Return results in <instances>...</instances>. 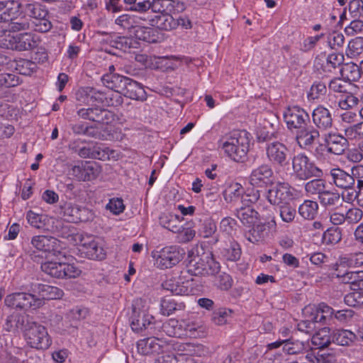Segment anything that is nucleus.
<instances>
[{
    "mask_svg": "<svg viewBox=\"0 0 363 363\" xmlns=\"http://www.w3.org/2000/svg\"><path fill=\"white\" fill-rule=\"evenodd\" d=\"M250 134L245 130L235 131L220 140L221 147L226 155L237 162H243L247 158L250 147Z\"/></svg>",
    "mask_w": 363,
    "mask_h": 363,
    "instance_id": "1",
    "label": "nucleus"
},
{
    "mask_svg": "<svg viewBox=\"0 0 363 363\" xmlns=\"http://www.w3.org/2000/svg\"><path fill=\"white\" fill-rule=\"evenodd\" d=\"M246 197L249 198L243 199L242 205L237 208L235 212V216L244 225L250 227L255 225L257 220L267 221L272 218L271 210L263 208L260 213H259L249 205V203H255L259 200L260 197L259 190L253 191L252 195L247 194Z\"/></svg>",
    "mask_w": 363,
    "mask_h": 363,
    "instance_id": "2",
    "label": "nucleus"
},
{
    "mask_svg": "<svg viewBox=\"0 0 363 363\" xmlns=\"http://www.w3.org/2000/svg\"><path fill=\"white\" fill-rule=\"evenodd\" d=\"M294 177L298 180H308L311 178H321L323 170L304 152L295 155L291 160Z\"/></svg>",
    "mask_w": 363,
    "mask_h": 363,
    "instance_id": "3",
    "label": "nucleus"
},
{
    "mask_svg": "<svg viewBox=\"0 0 363 363\" xmlns=\"http://www.w3.org/2000/svg\"><path fill=\"white\" fill-rule=\"evenodd\" d=\"M26 15L33 18L32 28L40 33H46L52 28L51 22L47 18L48 11L38 3L22 4Z\"/></svg>",
    "mask_w": 363,
    "mask_h": 363,
    "instance_id": "4",
    "label": "nucleus"
},
{
    "mask_svg": "<svg viewBox=\"0 0 363 363\" xmlns=\"http://www.w3.org/2000/svg\"><path fill=\"white\" fill-rule=\"evenodd\" d=\"M5 304L13 308L27 311L36 310L42 307L45 303L35 294L26 292L13 293L6 296Z\"/></svg>",
    "mask_w": 363,
    "mask_h": 363,
    "instance_id": "5",
    "label": "nucleus"
},
{
    "mask_svg": "<svg viewBox=\"0 0 363 363\" xmlns=\"http://www.w3.org/2000/svg\"><path fill=\"white\" fill-rule=\"evenodd\" d=\"M25 337L31 347L38 350H47L52 344L46 328L35 322L28 325L25 332Z\"/></svg>",
    "mask_w": 363,
    "mask_h": 363,
    "instance_id": "6",
    "label": "nucleus"
},
{
    "mask_svg": "<svg viewBox=\"0 0 363 363\" xmlns=\"http://www.w3.org/2000/svg\"><path fill=\"white\" fill-rule=\"evenodd\" d=\"M41 270L51 277L56 279H72L79 276L81 270L72 264L48 261L43 262Z\"/></svg>",
    "mask_w": 363,
    "mask_h": 363,
    "instance_id": "7",
    "label": "nucleus"
},
{
    "mask_svg": "<svg viewBox=\"0 0 363 363\" xmlns=\"http://www.w3.org/2000/svg\"><path fill=\"white\" fill-rule=\"evenodd\" d=\"M7 48L18 51L32 50L36 48L40 43V37L30 32L21 33L16 35L9 34L6 36Z\"/></svg>",
    "mask_w": 363,
    "mask_h": 363,
    "instance_id": "8",
    "label": "nucleus"
},
{
    "mask_svg": "<svg viewBox=\"0 0 363 363\" xmlns=\"http://www.w3.org/2000/svg\"><path fill=\"white\" fill-rule=\"evenodd\" d=\"M31 245L39 251H43L55 257L64 256V243L52 236L35 235L30 240Z\"/></svg>",
    "mask_w": 363,
    "mask_h": 363,
    "instance_id": "9",
    "label": "nucleus"
},
{
    "mask_svg": "<svg viewBox=\"0 0 363 363\" xmlns=\"http://www.w3.org/2000/svg\"><path fill=\"white\" fill-rule=\"evenodd\" d=\"M266 155L268 160L275 166L284 167L289 164L290 150L282 143L274 141L267 143Z\"/></svg>",
    "mask_w": 363,
    "mask_h": 363,
    "instance_id": "10",
    "label": "nucleus"
},
{
    "mask_svg": "<svg viewBox=\"0 0 363 363\" xmlns=\"http://www.w3.org/2000/svg\"><path fill=\"white\" fill-rule=\"evenodd\" d=\"M284 119L287 128L291 130H298L310 122L308 113L298 106L288 107L284 112Z\"/></svg>",
    "mask_w": 363,
    "mask_h": 363,
    "instance_id": "11",
    "label": "nucleus"
},
{
    "mask_svg": "<svg viewBox=\"0 0 363 363\" xmlns=\"http://www.w3.org/2000/svg\"><path fill=\"white\" fill-rule=\"evenodd\" d=\"M184 255V250L178 246L163 247L156 258V264L161 269H168L177 264Z\"/></svg>",
    "mask_w": 363,
    "mask_h": 363,
    "instance_id": "12",
    "label": "nucleus"
},
{
    "mask_svg": "<svg viewBox=\"0 0 363 363\" xmlns=\"http://www.w3.org/2000/svg\"><path fill=\"white\" fill-rule=\"evenodd\" d=\"M60 215L70 223L86 222L92 216L89 209L72 203H66L61 206Z\"/></svg>",
    "mask_w": 363,
    "mask_h": 363,
    "instance_id": "13",
    "label": "nucleus"
},
{
    "mask_svg": "<svg viewBox=\"0 0 363 363\" xmlns=\"http://www.w3.org/2000/svg\"><path fill=\"white\" fill-rule=\"evenodd\" d=\"M268 201L274 206L288 203L293 199L290 186L286 183H279L267 192Z\"/></svg>",
    "mask_w": 363,
    "mask_h": 363,
    "instance_id": "14",
    "label": "nucleus"
},
{
    "mask_svg": "<svg viewBox=\"0 0 363 363\" xmlns=\"http://www.w3.org/2000/svg\"><path fill=\"white\" fill-rule=\"evenodd\" d=\"M250 183L256 187H266L273 184L274 172L270 165L264 164L252 169L250 175Z\"/></svg>",
    "mask_w": 363,
    "mask_h": 363,
    "instance_id": "15",
    "label": "nucleus"
},
{
    "mask_svg": "<svg viewBox=\"0 0 363 363\" xmlns=\"http://www.w3.org/2000/svg\"><path fill=\"white\" fill-rule=\"evenodd\" d=\"M319 138L320 131L308 125L297 130L295 137L298 145L306 150H311Z\"/></svg>",
    "mask_w": 363,
    "mask_h": 363,
    "instance_id": "16",
    "label": "nucleus"
},
{
    "mask_svg": "<svg viewBox=\"0 0 363 363\" xmlns=\"http://www.w3.org/2000/svg\"><path fill=\"white\" fill-rule=\"evenodd\" d=\"M79 117L101 124H108L113 119V113L99 108H80L77 111Z\"/></svg>",
    "mask_w": 363,
    "mask_h": 363,
    "instance_id": "17",
    "label": "nucleus"
},
{
    "mask_svg": "<svg viewBox=\"0 0 363 363\" xmlns=\"http://www.w3.org/2000/svg\"><path fill=\"white\" fill-rule=\"evenodd\" d=\"M325 145L328 152L341 155L347 149L349 143L346 138L338 133H328L325 135Z\"/></svg>",
    "mask_w": 363,
    "mask_h": 363,
    "instance_id": "18",
    "label": "nucleus"
},
{
    "mask_svg": "<svg viewBox=\"0 0 363 363\" xmlns=\"http://www.w3.org/2000/svg\"><path fill=\"white\" fill-rule=\"evenodd\" d=\"M315 128L319 131H325L333 127V120L330 111L323 106H318L312 113Z\"/></svg>",
    "mask_w": 363,
    "mask_h": 363,
    "instance_id": "19",
    "label": "nucleus"
},
{
    "mask_svg": "<svg viewBox=\"0 0 363 363\" xmlns=\"http://www.w3.org/2000/svg\"><path fill=\"white\" fill-rule=\"evenodd\" d=\"M69 175L79 182H86L96 177L95 169L89 162H79L69 170Z\"/></svg>",
    "mask_w": 363,
    "mask_h": 363,
    "instance_id": "20",
    "label": "nucleus"
},
{
    "mask_svg": "<svg viewBox=\"0 0 363 363\" xmlns=\"http://www.w3.org/2000/svg\"><path fill=\"white\" fill-rule=\"evenodd\" d=\"M328 175L330 177L331 182L339 189H352L354 186L352 176L342 169L333 168Z\"/></svg>",
    "mask_w": 363,
    "mask_h": 363,
    "instance_id": "21",
    "label": "nucleus"
},
{
    "mask_svg": "<svg viewBox=\"0 0 363 363\" xmlns=\"http://www.w3.org/2000/svg\"><path fill=\"white\" fill-rule=\"evenodd\" d=\"M153 316L146 313L145 311H140L136 306H133L132 314L130 316V326L133 331L140 332L146 329L153 320Z\"/></svg>",
    "mask_w": 363,
    "mask_h": 363,
    "instance_id": "22",
    "label": "nucleus"
},
{
    "mask_svg": "<svg viewBox=\"0 0 363 363\" xmlns=\"http://www.w3.org/2000/svg\"><path fill=\"white\" fill-rule=\"evenodd\" d=\"M152 11L155 13H176L184 10V6L180 1L170 0H152Z\"/></svg>",
    "mask_w": 363,
    "mask_h": 363,
    "instance_id": "23",
    "label": "nucleus"
},
{
    "mask_svg": "<svg viewBox=\"0 0 363 363\" xmlns=\"http://www.w3.org/2000/svg\"><path fill=\"white\" fill-rule=\"evenodd\" d=\"M122 95L137 101H143L147 99V94L143 85L130 78L128 79Z\"/></svg>",
    "mask_w": 363,
    "mask_h": 363,
    "instance_id": "24",
    "label": "nucleus"
},
{
    "mask_svg": "<svg viewBox=\"0 0 363 363\" xmlns=\"http://www.w3.org/2000/svg\"><path fill=\"white\" fill-rule=\"evenodd\" d=\"M81 251L90 259H103L106 257L104 248L94 239L82 242Z\"/></svg>",
    "mask_w": 363,
    "mask_h": 363,
    "instance_id": "25",
    "label": "nucleus"
},
{
    "mask_svg": "<svg viewBox=\"0 0 363 363\" xmlns=\"http://www.w3.org/2000/svg\"><path fill=\"white\" fill-rule=\"evenodd\" d=\"M332 342L345 347H351L357 343L355 333L350 330L337 329L331 334Z\"/></svg>",
    "mask_w": 363,
    "mask_h": 363,
    "instance_id": "26",
    "label": "nucleus"
},
{
    "mask_svg": "<svg viewBox=\"0 0 363 363\" xmlns=\"http://www.w3.org/2000/svg\"><path fill=\"white\" fill-rule=\"evenodd\" d=\"M308 349L309 344L307 341H301L291 337L286 339L282 350L289 355H303L308 352Z\"/></svg>",
    "mask_w": 363,
    "mask_h": 363,
    "instance_id": "27",
    "label": "nucleus"
},
{
    "mask_svg": "<svg viewBox=\"0 0 363 363\" xmlns=\"http://www.w3.org/2000/svg\"><path fill=\"white\" fill-rule=\"evenodd\" d=\"M129 77L118 74H105L102 77L103 84L113 90L115 92L122 94Z\"/></svg>",
    "mask_w": 363,
    "mask_h": 363,
    "instance_id": "28",
    "label": "nucleus"
},
{
    "mask_svg": "<svg viewBox=\"0 0 363 363\" xmlns=\"http://www.w3.org/2000/svg\"><path fill=\"white\" fill-rule=\"evenodd\" d=\"M130 11H135L138 13L135 16L140 18L139 21L142 24H144L145 23L147 24L150 18L154 15L152 1L150 0H138Z\"/></svg>",
    "mask_w": 363,
    "mask_h": 363,
    "instance_id": "29",
    "label": "nucleus"
},
{
    "mask_svg": "<svg viewBox=\"0 0 363 363\" xmlns=\"http://www.w3.org/2000/svg\"><path fill=\"white\" fill-rule=\"evenodd\" d=\"M147 25L155 26L164 30H171L176 28L174 18L171 13L154 14Z\"/></svg>",
    "mask_w": 363,
    "mask_h": 363,
    "instance_id": "30",
    "label": "nucleus"
},
{
    "mask_svg": "<svg viewBox=\"0 0 363 363\" xmlns=\"http://www.w3.org/2000/svg\"><path fill=\"white\" fill-rule=\"evenodd\" d=\"M199 235L203 238H211L210 244L214 245L219 241L217 225L214 220L208 218L204 220L199 229Z\"/></svg>",
    "mask_w": 363,
    "mask_h": 363,
    "instance_id": "31",
    "label": "nucleus"
},
{
    "mask_svg": "<svg viewBox=\"0 0 363 363\" xmlns=\"http://www.w3.org/2000/svg\"><path fill=\"white\" fill-rule=\"evenodd\" d=\"M244 189L241 184L238 183H233L226 187L223 191L224 200L227 203H235L241 199V201L245 199H248L246 195L244 196Z\"/></svg>",
    "mask_w": 363,
    "mask_h": 363,
    "instance_id": "32",
    "label": "nucleus"
},
{
    "mask_svg": "<svg viewBox=\"0 0 363 363\" xmlns=\"http://www.w3.org/2000/svg\"><path fill=\"white\" fill-rule=\"evenodd\" d=\"M320 203L325 208H334L342 205V200L340 194L336 191L324 190L320 196H318Z\"/></svg>",
    "mask_w": 363,
    "mask_h": 363,
    "instance_id": "33",
    "label": "nucleus"
},
{
    "mask_svg": "<svg viewBox=\"0 0 363 363\" xmlns=\"http://www.w3.org/2000/svg\"><path fill=\"white\" fill-rule=\"evenodd\" d=\"M147 26L146 23L137 26L135 30V37L149 43H157L159 37L157 30Z\"/></svg>",
    "mask_w": 363,
    "mask_h": 363,
    "instance_id": "34",
    "label": "nucleus"
},
{
    "mask_svg": "<svg viewBox=\"0 0 363 363\" xmlns=\"http://www.w3.org/2000/svg\"><path fill=\"white\" fill-rule=\"evenodd\" d=\"M38 298L42 299L44 302L45 299L53 300L60 298L63 295V291L60 289L46 284H38Z\"/></svg>",
    "mask_w": 363,
    "mask_h": 363,
    "instance_id": "35",
    "label": "nucleus"
},
{
    "mask_svg": "<svg viewBox=\"0 0 363 363\" xmlns=\"http://www.w3.org/2000/svg\"><path fill=\"white\" fill-rule=\"evenodd\" d=\"M157 339L147 338L140 340L137 342V349L139 353L148 355L154 353H160L161 346L157 342Z\"/></svg>",
    "mask_w": 363,
    "mask_h": 363,
    "instance_id": "36",
    "label": "nucleus"
},
{
    "mask_svg": "<svg viewBox=\"0 0 363 363\" xmlns=\"http://www.w3.org/2000/svg\"><path fill=\"white\" fill-rule=\"evenodd\" d=\"M341 77L349 82H357L361 78L359 67L354 62L345 63L340 69Z\"/></svg>",
    "mask_w": 363,
    "mask_h": 363,
    "instance_id": "37",
    "label": "nucleus"
},
{
    "mask_svg": "<svg viewBox=\"0 0 363 363\" xmlns=\"http://www.w3.org/2000/svg\"><path fill=\"white\" fill-rule=\"evenodd\" d=\"M338 277H342V281L350 284L358 289H363V271H347L342 274L337 273Z\"/></svg>",
    "mask_w": 363,
    "mask_h": 363,
    "instance_id": "38",
    "label": "nucleus"
},
{
    "mask_svg": "<svg viewBox=\"0 0 363 363\" xmlns=\"http://www.w3.org/2000/svg\"><path fill=\"white\" fill-rule=\"evenodd\" d=\"M161 311L164 315H169L176 311H182L185 308L184 303H179L172 296H166L161 301Z\"/></svg>",
    "mask_w": 363,
    "mask_h": 363,
    "instance_id": "39",
    "label": "nucleus"
},
{
    "mask_svg": "<svg viewBox=\"0 0 363 363\" xmlns=\"http://www.w3.org/2000/svg\"><path fill=\"white\" fill-rule=\"evenodd\" d=\"M326 188V182L321 178L311 179L307 182L304 186V189L307 195L311 196H317L318 197L324 193V190Z\"/></svg>",
    "mask_w": 363,
    "mask_h": 363,
    "instance_id": "40",
    "label": "nucleus"
},
{
    "mask_svg": "<svg viewBox=\"0 0 363 363\" xmlns=\"http://www.w3.org/2000/svg\"><path fill=\"white\" fill-rule=\"evenodd\" d=\"M298 213L305 219L313 220L318 213V203L315 201L306 200L299 206Z\"/></svg>",
    "mask_w": 363,
    "mask_h": 363,
    "instance_id": "41",
    "label": "nucleus"
},
{
    "mask_svg": "<svg viewBox=\"0 0 363 363\" xmlns=\"http://www.w3.org/2000/svg\"><path fill=\"white\" fill-rule=\"evenodd\" d=\"M162 331L169 337H182L185 334L182 328V321L171 318L162 324Z\"/></svg>",
    "mask_w": 363,
    "mask_h": 363,
    "instance_id": "42",
    "label": "nucleus"
},
{
    "mask_svg": "<svg viewBox=\"0 0 363 363\" xmlns=\"http://www.w3.org/2000/svg\"><path fill=\"white\" fill-rule=\"evenodd\" d=\"M160 223L162 227L173 233L180 232V229L182 228V226L180 225L179 216L176 215L162 214L160 217Z\"/></svg>",
    "mask_w": 363,
    "mask_h": 363,
    "instance_id": "43",
    "label": "nucleus"
},
{
    "mask_svg": "<svg viewBox=\"0 0 363 363\" xmlns=\"http://www.w3.org/2000/svg\"><path fill=\"white\" fill-rule=\"evenodd\" d=\"M352 84L342 77H335L330 80L328 88L330 91L340 94H350Z\"/></svg>",
    "mask_w": 363,
    "mask_h": 363,
    "instance_id": "44",
    "label": "nucleus"
},
{
    "mask_svg": "<svg viewBox=\"0 0 363 363\" xmlns=\"http://www.w3.org/2000/svg\"><path fill=\"white\" fill-rule=\"evenodd\" d=\"M22 9V4L17 1H6L5 13L3 16V22H10L21 15L20 9Z\"/></svg>",
    "mask_w": 363,
    "mask_h": 363,
    "instance_id": "45",
    "label": "nucleus"
},
{
    "mask_svg": "<svg viewBox=\"0 0 363 363\" xmlns=\"http://www.w3.org/2000/svg\"><path fill=\"white\" fill-rule=\"evenodd\" d=\"M242 250L240 245L235 241H231L230 245L222 251L223 257L228 261L236 262L240 259Z\"/></svg>",
    "mask_w": 363,
    "mask_h": 363,
    "instance_id": "46",
    "label": "nucleus"
},
{
    "mask_svg": "<svg viewBox=\"0 0 363 363\" xmlns=\"http://www.w3.org/2000/svg\"><path fill=\"white\" fill-rule=\"evenodd\" d=\"M194 281V279H191V281L188 280L186 283V286H184L179 285V282H176L175 281L170 279L163 284V287L175 295L187 294L189 293L188 288L191 286V282Z\"/></svg>",
    "mask_w": 363,
    "mask_h": 363,
    "instance_id": "47",
    "label": "nucleus"
},
{
    "mask_svg": "<svg viewBox=\"0 0 363 363\" xmlns=\"http://www.w3.org/2000/svg\"><path fill=\"white\" fill-rule=\"evenodd\" d=\"M32 28V26L28 19L24 15H19L13 21L9 22L8 29L10 32H19Z\"/></svg>",
    "mask_w": 363,
    "mask_h": 363,
    "instance_id": "48",
    "label": "nucleus"
},
{
    "mask_svg": "<svg viewBox=\"0 0 363 363\" xmlns=\"http://www.w3.org/2000/svg\"><path fill=\"white\" fill-rule=\"evenodd\" d=\"M328 328H324L320 331L313 334L311 338L312 344L321 349L328 347L332 341V337L328 335Z\"/></svg>",
    "mask_w": 363,
    "mask_h": 363,
    "instance_id": "49",
    "label": "nucleus"
},
{
    "mask_svg": "<svg viewBox=\"0 0 363 363\" xmlns=\"http://www.w3.org/2000/svg\"><path fill=\"white\" fill-rule=\"evenodd\" d=\"M342 239V231L338 227L330 228L323 233L322 240L325 245H335Z\"/></svg>",
    "mask_w": 363,
    "mask_h": 363,
    "instance_id": "50",
    "label": "nucleus"
},
{
    "mask_svg": "<svg viewBox=\"0 0 363 363\" xmlns=\"http://www.w3.org/2000/svg\"><path fill=\"white\" fill-rule=\"evenodd\" d=\"M140 18L135 15L123 14L119 16L115 21V23L125 29L135 28L139 24H142Z\"/></svg>",
    "mask_w": 363,
    "mask_h": 363,
    "instance_id": "51",
    "label": "nucleus"
},
{
    "mask_svg": "<svg viewBox=\"0 0 363 363\" xmlns=\"http://www.w3.org/2000/svg\"><path fill=\"white\" fill-rule=\"evenodd\" d=\"M344 301L349 306L362 308H363V291L354 288L352 292L345 295Z\"/></svg>",
    "mask_w": 363,
    "mask_h": 363,
    "instance_id": "52",
    "label": "nucleus"
},
{
    "mask_svg": "<svg viewBox=\"0 0 363 363\" xmlns=\"http://www.w3.org/2000/svg\"><path fill=\"white\" fill-rule=\"evenodd\" d=\"M26 218L28 223L33 228L41 229L45 225L48 217L43 214H39L30 210L27 212Z\"/></svg>",
    "mask_w": 363,
    "mask_h": 363,
    "instance_id": "53",
    "label": "nucleus"
},
{
    "mask_svg": "<svg viewBox=\"0 0 363 363\" xmlns=\"http://www.w3.org/2000/svg\"><path fill=\"white\" fill-rule=\"evenodd\" d=\"M347 55L350 57H354L363 52V38L357 37L352 39L347 45Z\"/></svg>",
    "mask_w": 363,
    "mask_h": 363,
    "instance_id": "54",
    "label": "nucleus"
},
{
    "mask_svg": "<svg viewBox=\"0 0 363 363\" xmlns=\"http://www.w3.org/2000/svg\"><path fill=\"white\" fill-rule=\"evenodd\" d=\"M16 69L21 74L30 75L36 70L37 65L31 60L20 59L16 62Z\"/></svg>",
    "mask_w": 363,
    "mask_h": 363,
    "instance_id": "55",
    "label": "nucleus"
},
{
    "mask_svg": "<svg viewBox=\"0 0 363 363\" xmlns=\"http://www.w3.org/2000/svg\"><path fill=\"white\" fill-rule=\"evenodd\" d=\"M206 267V262L198 257L191 261L188 272L195 276H205Z\"/></svg>",
    "mask_w": 363,
    "mask_h": 363,
    "instance_id": "56",
    "label": "nucleus"
},
{
    "mask_svg": "<svg viewBox=\"0 0 363 363\" xmlns=\"http://www.w3.org/2000/svg\"><path fill=\"white\" fill-rule=\"evenodd\" d=\"M279 216L282 221L291 223L296 216V209L289 203L281 205L279 206Z\"/></svg>",
    "mask_w": 363,
    "mask_h": 363,
    "instance_id": "57",
    "label": "nucleus"
},
{
    "mask_svg": "<svg viewBox=\"0 0 363 363\" xmlns=\"http://www.w3.org/2000/svg\"><path fill=\"white\" fill-rule=\"evenodd\" d=\"M112 152L108 147L96 144L91 147V158L104 161L109 158L110 153Z\"/></svg>",
    "mask_w": 363,
    "mask_h": 363,
    "instance_id": "58",
    "label": "nucleus"
},
{
    "mask_svg": "<svg viewBox=\"0 0 363 363\" xmlns=\"http://www.w3.org/2000/svg\"><path fill=\"white\" fill-rule=\"evenodd\" d=\"M327 88L324 83L321 82H315L311 87L310 91L308 94V98L310 99H317L320 96L325 95Z\"/></svg>",
    "mask_w": 363,
    "mask_h": 363,
    "instance_id": "59",
    "label": "nucleus"
},
{
    "mask_svg": "<svg viewBox=\"0 0 363 363\" xmlns=\"http://www.w3.org/2000/svg\"><path fill=\"white\" fill-rule=\"evenodd\" d=\"M345 99H342L338 102V106L345 111H348L357 106L359 102V99L353 95L351 91L350 94H345Z\"/></svg>",
    "mask_w": 363,
    "mask_h": 363,
    "instance_id": "60",
    "label": "nucleus"
},
{
    "mask_svg": "<svg viewBox=\"0 0 363 363\" xmlns=\"http://www.w3.org/2000/svg\"><path fill=\"white\" fill-rule=\"evenodd\" d=\"M303 313L306 315L307 314H310L308 318L314 321L315 325L317 323H322L323 324L328 323L329 321L326 319L325 316H324L321 313H319L315 311V306H306L303 310Z\"/></svg>",
    "mask_w": 363,
    "mask_h": 363,
    "instance_id": "61",
    "label": "nucleus"
},
{
    "mask_svg": "<svg viewBox=\"0 0 363 363\" xmlns=\"http://www.w3.org/2000/svg\"><path fill=\"white\" fill-rule=\"evenodd\" d=\"M216 284L221 290H228L233 286V280L230 274L225 272L219 273L216 277Z\"/></svg>",
    "mask_w": 363,
    "mask_h": 363,
    "instance_id": "62",
    "label": "nucleus"
},
{
    "mask_svg": "<svg viewBox=\"0 0 363 363\" xmlns=\"http://www.w3.org/2000/svg\"><path fill=\"white\" fill-rule=\"evenodd\" d=\"M132 39L125 36H115L114 38L110 40V45L116 49L126 51L127 49L130 48Z\"/></svg>",
    "mask_w": 363,
    "mask_h": 363,
    "instance_id": "63",
    "label": "nucleus"
},
{
    "mask_svg": "<svg viewBox=\"0 0 363 363\" xmlns=\"http://www.w3.org/2000/svg\"><path fill=\"white\" fill-rule=\"evenodd\" d=\"M346 222L357 224L363 218V211L359 208H351L345 213Z\"/></svg>",
    "mask_w": 363,
    "mask_h": 363,
    "instance_id": "64",
    "label": "nucleus"
}]
</instances>
